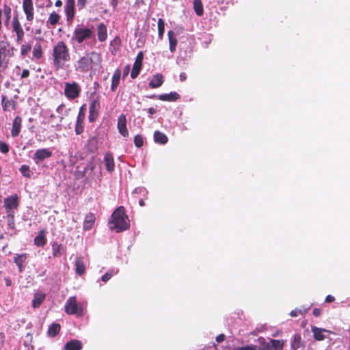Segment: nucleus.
Here are the masks:
<instances>
[{
	"label": "nucleus",
	"instance_id": "f257e3e1",
	"mask_svg": "<svg viewBox=\"0 0 350 350\" xmlns=\"http://www.w3.org/2000/svg\"><path fill=\"white\" fill-rule=\"evenodd\" d=\"M53 65L55 70L63 69L66 62L70 61L69 49L63 41H58L52 50Z\"/></svg>",
	"mask_w": 350,
	"mask_h": 350
},
{
	"label": "nucleus",
	"instance_id": "f03ea898",
	"mask_svg": "<svg viewBox=\"0 0 350 350\" xmlns=\"http://www.w3.org/2000/svg\"><path fill=\"white\" fill-rule=\"evenodd\" d=\"M109 225L111 229L116 230L117 232L126 230L129 228V220L123 206H119L113 211L109 221Z\"/></svg>",
	"mask_w": 350,
	"mask_h": 350
},
{
	"label": "nucleus",
	"instance_id": "7ed1b4c3",
	"mask_svg": "<svg viewBox=\"0 0 350 350\" xmlns=\"http://www.w3.org/2000/svg\"><path fill=\"white\" fill-rule=\"evenodd\" d=\"M94 38L93 26L90 28L83 25H78L73 31L72 40H75L78 44H82L83 42Z\"/></svg>",
	"mask_w": 350,
	"mask_h": 350
},
{
	"label": "nucleus",
	"instance_id": "20e7f679",
	"mask_svg": "<svg viewBox=\"0 0 350 350\" xmlns=\"http://www.w3.org/2000/svg\"><path fill=\"white\" fill-rule=\"evenodd\" d=\"M16 49L10 45L8 42H0V69H5L10 62V57L15 54Z\"/></svg>",
	"mask_w": 350,
	"mask_h": 350
},
{
	"label": "nucleus",
	"instance_id": "39448f33",
	"mask_svg": "<svg viewBox=\"0 0 350 350\" xmlns=\"http://www.w3.org/2000/svg\"><path fill=\"white\" fill-rule=\"evenodd\" d=\"M65 312L68 314H75L77 317H81L83 314V310L80 304L77 301L75 296L70 297L68 299L65 304Z\"/></svg>",
	"mask_w": 350,
	"mask_h": 350
},
{
	"label": "nucleus",
	"instance_id": "423d86ee",
	"mask_svg": "<svg viewBox=\"0 0 350 350\" xmlns=\"http://www.w3.org/2000/svg\"><path fill=\"white\" fill-rule=\"evenodd\" d=\"M98 53L96 52H92L82 57L77 62V69L81 72L88 71L90 68L94 59L98 57Z\"/></svg>",
	"mask_w": 350,
	"mask_h": 350
},
{
	"label": "nucleus",
	"instance_id": "0eeeda50",
	"mask_svg": "<svg viewBox=\"0 0 350 350\" xmlns=\"http://www.w3.org/2000/svg\"><path fill=\"white\" fill-rule=\"evenodd\" d=\"M80 92V86L76 82L65 83L64 94L68 99H75L79 96Z\"/></svg>",
	"mask_w": 350,
	"mask_h": 350
},
{
	"label": "nucleus",
	"instance_id": "6e6552de",
	"mask_svg": "<svg viewBox=\"0 0 350 350\" xmlns=\"http://www.w3.org/2000/svg\"><path fill=\"white\" fill-rule=\"evenodd\" d=\"M11 26L13 31L16 33V43L20 44L24 38L25 32L19 21L18 16H14L13 17L11 22Z\"/></svg>",
	"mask_w": 350,
	"mask_h": 350
},
{
	"label": "nucleus",
	"instance_id": "1a4fd4ad",
	"mask_svg": "<svg viewBox=\"0 0 350 350\" xmlns=\"http://www.w3.org/2000/svg\"><path fill=\"white\" fill-rule=\"evenodd\" d=\"M22 6L27 21L31 23L34 18V6L33 1L23 0Z\"/></svg>",
	"mask_w": 350,
	"mask_h": 350
},
{
	"label": "nucleus",
	"instance_id": "9d476101",
	"mask_svg": "<svg viewBox=\"0 0 350 350\" xmlns=\"http://www.w3.org/2000/svg\"><path fill=\"white\" fill-rule=\"evenodd\" d=\"M51 156L52 151L49 148H41L36 151L33 154V159L36 164H39L42 161L50 158Z\"/></svg>",
	"mask_w": 350,
	"mask_h": 350
},
{
	"label": "nucleus",
	"instance_id": "9b49d317",
	"mask_svg": "<svg viewBox=\"0 0 350 350\" xmlns=\"http://www.w3.org/2000/svg\"><path fill=\"white\" fill-rule=\"evenodd\" d=\"M75 0H66L65 5V14L66 16L67 21H72L75 12Z\"/></svg>",
	"mask_w": 350,
	"mask_h": 350
},
{
	"label": "nucleus",
	"instance_id": "f8f14e48",
	"mask_svg": "<svg viewBox=\"0 0 350 350\" xmlns=\"http://www.w3.org/2000/svg\"><path fill=\"white\" fill-rule=\"evenodd\" d=\"M143 57H144L143 53L139 52L137 54V56L135 59V63H134V65H133V69H132V71L131 73V77L132 79L136 78L137 77V75H139L141 68H142V66Z\"/></svg>",
	"mask_w": 350,
	"mask_h": 350
},
{
	"label": "nucleus",
	"instance_id": "ddd939ff",
	"mask_svg": "<svg viewBox=\"0 0 350 350\" xmlns=\"http://www.w3.org/2000/svg\"><path fill=\"white\" fill-rule=\"evenodd\" d=\"M118 129L123 137H126L129 136V131L126 128V118L124 114H121L118 118Z\"/></svg>",
	"mask_w": 350,
	"mask_h": 350
},
{
	"label": "nucleus",
	"instance_id": "4468645a",
	"mask_svg": "<svg viewBox=\"0 0 350 350\" xmlns=\"http://www.w3.org/2000/svg\"><path fill=\"white\" fill-rule=\"evenodd\" d=\"M22 127V118L20 116H16L13 122L12 125V131L11 135L13 137H17L21 130Z\"/></svg>",
	"mask_w": 350,
	"mask_h": 350
},
{
	"label": "nucleus",
	"instance_id": "2eb2a0df",
	"mask_svg": "<svg viewBox=\"0 0 350 350\" xmlns=\"http://www.w3.org/2000/svg\"><path fill=\"white\" fill-rule=\"evenodd\" d=\"M312 332L313 333L314 338L319 341L323 340L325 338L326 336L325 334L330 333V332L327 329L314 326L312 327Z\"/></svg>",
	"mask_w": 350,
	"mask_h": 350
},
{
	"label": "nucleus",
	"instance_id": "dca6fc26",
	"mask_svg": "<svg viewBox=\"0 0 350 350\" xmlns=\"http://www.w3.org/2000/svg\"><path fill=\"white\" fill-rule=\"evenodd\" d=\"M4 206L8 211L16 208L18 206V198L16 196H12L5 199Z\"/></svg>",
	"mask_w": 350,
	"mask_h": 350
},
{
	"label": "nucleus",
	"instance_id": "f3484780",
	"mask_svg": "<svg viewBox=\"0 0 350 350\" xmlns=\"http://www.w3.org/2000/svg\"><path fill=\"white\" fill-rule=\"evenodd\" d=\"M104 163L107 170L111 173L114 171L115 164L111 154L107 152L104 156Z\"/></svg>",
	"mask_w": 350,
	"mask_h": 350
},
{
	"label": "nucleus",
	"instance_id": "a211bd4d",
	"mask_svg": "<svg viewBox=\"0 0 350 350\" xmlns=\"http://www.w3.org/2000/svg\"><path fill=\"white\" fill-rule=\"evenodd\" d=\"M46 297V294L39 291L34 294L33 299L32 300V307L33 308H37L40 306L42 302L44 301Z\"/></svg>",
	"mask_w": 350,
	"mask_h": 350
},
{
	"label": "nucleus",
	"instance_id": "6ab92c4d",
	"mask_svg": "<svg viewBox=\"0 0 350 350\" xmlns=\"http://www.w3.org/2000/svg\"><path fill=\"white\" fill-rule=\"evenodd\" d=\"M120 77H121V70H120V69L118 68L113 72V75L112 79H111V90L112 92L116 91L117 87L118 86L120 81Z\"/></svg>",
	"mask_w": 350,
	"mask_h": 350
},
{
	"label": "nucleus",
	"instance_id": "aec40b11",
	"mask_svg": "<svg viewBox=\"0 0 350 350\" xmlns=\"http://www.w3.org/2000/svg\"><path fill=\"white\" fill-rule=\"evenodd\" d=\"M97 35L99 41L104 42L107 38V27L103 23H100L97 27Z\"/></svg>",
	"mask_w": 350,
	"mask_h": 350
},
{
	"label": "nucleus",
	"instance_id": "412c9836",
	"mask_svg": "<svg viewBox=\"0 0 350 350\" xmlns=\"http://www.w3.org/2000/svg\"><path fill=\"white\" fill-rule=\"evenodd\" d=\"M81 348L82 344L78 340H72L64 345V350H81Z\"/></svg>",
	"mask_w": 350,
	"mask_h": 350
},
{
	"label": "nucleus",
	"instance_id": "4be33fe9",
	"mask_svg": "<svg viewBox=\"0 0 350 350\" xmlns=\"http://www.w3.org/2000/svg\"><path fill=\"white\" fill-rule=\"evenodd\" d=\"M95 222V216L92 213L88 214L84 219L83 229L85 230H90Z\"/></svg>",
	"mask_w": 350,
	"mask_h": 350
},
{
	"label": "nucleus",
	"instance_id": "5701e85b",
	"mask_svg": "<svg viewBox=\"0 0 350 350\" xmlns=\"http://www.w3.org/2000/svg\"><path fill=\"white\" fill-rule=\"evenodd\" d=\"M1 105L4 111H8L10 107L14 110L16 107V102L7 99L5 96H2Z\"/></svg>",
	"mask_w": 350,
	"mask_h": 350
},
{
	"label": "nucleus",
	"instance_id": "b1692460",
	"mask_svg": "<svg viewBox=\"0 0 350 350\" xmlns=\"http://www.w3.org/2000/svg\"><path fill=\"white\" fill-rule=\"evenodd\" d=\"M180 98V95L175 92H172L170 94H163L158 96V98L164 101H175Z\"/></svg>",
	"mask_w": 350,
	"mask_h": 350
},
{
	"label": "nucleus",
	"instance_id": "393cba45",
	"mask_svg": "<svg viewBox=\"0 0 350 350\" xmlns=\"http://www.w3.org/2000/svg\"><path fill=\"white\" fill-rule=\"evenodd\" d=\"M163 83V75L161 74L155 75L149 82V86L152 88H157Z\"/></svg>",
	"mask_w": 350,
	"mask_h": 350
},
{
	"label": "nucleus",
	"instance_id": "a878e982",
	"mask_svg": "<svg viewBox=\"0 0 350 350\" xmlns=\"http://www.w3.org/2000/svg\"><path fill=\"white\" fill-rule=\"evenodd\" d=\"M75 271L78 275H82L85 271L83 259L81 256L77 257L75 260Z\"/></svg>",
	"mask_w": 350,
	"mask_h": 350
},
{
	"label": "nucleus",
	"instance_id": "bb28decb",
	"mask_svg": "<svg viewBox=\"0 0 350 350\" xmlns=\"http://www.w3.org/2000/svg\"><path fill=\"white\" fill-rule=\"evenodd\" d=\"M33 59L38 60L42 58L43 52L42 49V46L40 42H36L33 47L32 51Z\"/></svg>",
	"mask_w": 350,
	"mask_h": 350
},
{
	"label": "nucleus",
	"instance_id": "cd10ccee",
	"mask_svg": "<svg viewBox=\"0 0 350 350\" xmlns=\"http://www.w3.org/2000/svg\"><path fill=\"white\" fill-rule=\"evenodd\" d=\"M2 14L4 16V25L8 27L9 23L11 18L12 10L10 6L5 4L3 9L1 10Z\"/></svg>",
	"mask_w": 350,
	"mask_h": 350
},
{
	"label": "nucleus",
	"instance_id": "c85d7f7f",
	"mask_svg": "<svg viewBox=\"0 0 350 350\" xmlns=\"http://www.w3.org/2000/svg\"><path fill=\"white\" fill-rule=\"evenodd\" d=\"M302 347L301 338L300 334H295L291 342V350H297Z\"/></svg>",
	"mask_w": 350,
	"mask_h": 350
},
{
	"label": "nucleus",
	"instance_id": "c756f323",
	"mask_svg": "<svg viewBox=\"0 0 350 350\" xmlns=\"http://www.w3.org/2000/svg\"><path fill=\"white\" fill-rule=\"evenodd\" d=\"M154 140L156 143L165 144L167 142V137L160 131H155L154 133Z\"/></svg>",
	"mask_w": 350,
	"mask_h": 350
},
{
	"label": "nucleus",
	"instance_id": "7c9ffc66",
	"mask_svg": "<svg viewBox=\"0 0 350 350\" xmlns=\"http://www.w3.org/2000/svg\"><path fill=\"white\" fill-rule=\"evenodd\" d=\"M83 118L84 115L79 112L75 126V133L77 135H80L83 131Z\"/></svg>",
	"mask_w": 350,
	"mask_h": 350
},
{
	"label": "nucleus",
	"instance_id": "2f4dec72",
	"mask_svg": "<svg viewBox=\"0 0 350 350\" xmlns=\"http://www.w3.org/2000/svg\"><path fill=\"white\" fill-rule=\"evenodd\" d=\"M26 260L25 254L16 255L14 257V262L18 267L19 271L21 272L24 268V262Z\"/></svg>",
	"mask_w": 350,
	"mask_h": 350
},
{
	"label": "nucleus",
	"instance_id": "473e14b6",
	"mask_svg": "<svg viewBox=\"0 0 350 350\" xmlns=\"http://www.w3.org/2000/svg\"><path fill=\"white\" fill-rule=\"evenodd\" d=\"M193 5L196 14L199 16H202L204 14V8L202 1L193 0Z\"/></svg>",
	"mask_w": 350,
	"mask_h": 350
},
{
	"label": "nucleus",
	"instance_id": "72a5a7b5",
	"mask_svg": "<svg viewBox=\"0 0 350 350\" xmlns=\"http://www.w3.org/2000/svg\"><path fill=\"white\" fill-rule=\"evenodd\" d=\"M167 36L170 42V50L171 52H174L176 49V46L177 44L176 38L174 37V32L170 30L168 31Z\"/></svg>",
	"mask_w": 350,
	"mask_h": 350
},
{
	"label": "nucleus",
	"instance_id": "f704fd0d",
	"mask_svg": "<svg viewBox=\"0 0 350 350\" xmlns=\"http://www.w3.org/2000/svg\"><path fill=\"white\" fill-rule=\"evenodd\" d=\"M258 344L260 345V350H271V339L269 341H267L264 338L259 337L257 340Z\"/></svg>",
	"mask_w": 350,
	"mask_h": 350
},
{
	"label": "nucleus",
	"instance_id": "c9c22d12",
	"mask_svg": "<svg viewBox=\"0 0 350 350\" xmlns=\"http://www.w3.org/2000/svg\"><path fill=\"white\" fill-rule=\"evenodd\" d=\"M99 107H100V104H99L98 100H92L91 102V103L90 104L89 110H90V120H92V117L93 116L94 113L97 112V111L99 109Z\"/></svg>",
	"mask_w": 350,
	"mask_h": 350
},
{
	"label": "nucleus",
	"instance_id": "e433bc0d",
	"mask_svg": "<svg viewBox=\"0 0 350 350\" xmlns=\"http://www.w3.org/2000/svg\"><path fill=\"white\" fill-rule=\"evenodd\" d=\"M284 342L282 340L271 339V350H283Z\"/></svg>",
	"mask_w": 350,
	"mask_h": 350
},
{
	"label": "nucleus",
	"instance_id": "4c0bfd02",
	"mask_svg": "<svg viewBox=\"0 0 350 350\" xmlns=\"http://www.w3.org/2000/svg\"><path fill=\"white\" fill-rule=\"evenodd\" d=\"M59 18L60 16L56 12H53L50 14L47 21V23L52 27H55L58 23Z\"/></svg>",
	"mask_w": 350,
	"mask_h": 350
},
{
	"label": "nucleus",
	"instance_id": "58836bf2",
	"mask_svg": "<svg viewBox=\"0 0 350 350\" xmlns=\"http://www.w3.org/2000/svg\"><path fill=\"white\" fill-rule=\"evenodd\" d=\"M46 239L42 232L39 234L34 239V243L38 247H42L46 243Z\"/></svg>",
	"mask_w": 350,
	"mask_h": 350
},
{
	"label": "nucleus",
	"instance_id": "ea45409f",
	"mask_svg": "<svg viewBox=\"0 0 350 350\" xmlns=\"http://www.w3.org/2000/svg\"><path fill=\"white\" fill-rule=\"evenodd\" d=\"M60 331V325L59 323H53L49 326L48 334L50 336H56Z\"/></svg>",
	"mask_w": 350,
	"mask_h": 350
},
{
	"label": "nucleus",
	"instance_id": "a19ab883",
	"mask_svg": "<svg viewBox=\"0 0 350 350\" xmlns=\"http://www.w3.org/2000/svg\"><path fill=\"white\" fill-rule=\"evenodd\" d=\"M52 250L55 257L60 256L63 253V247L61 244L55 243L52 246Z\"/></svg>",
	"mask_w": 350,
	"mask_h": 350
},
{
	"label": "nucleus",
	"instance_id": "79ce46f5",
	"mask_svg": "<svg viewBox=\"0 0 350 350\" xmlns=\"http://www.w3.org/2000/svg\"><path fill=\"white\" fill-rule=\"evenodd\" d=\"M31 45L29 43L22 44L21 46V55L25 57L31 51Z\"/></svg>",
	"mask_w": 350,
	"mask_h": 350
},
{
	"label": "nucleus",
	"instance_id": "37998d69",
	"mask_svg": "<svg viewBox=\"0 0 350 350\" xmlns=\"http://www.w3.org/2000/svg\"><path fill=\"white\" fill-rule=\"evenodd\" d=\"M158 31L159 38H162L165 31V22L162 18L158 20Z\"/></svg>",
	"mask_w": 350,
	"mask_h": 350
},
{
	"label": "nucleus",
	"instance_id": "c03bdc74",
	"mask_svg": "<svg viewBox=\"0 0 350 350\" xmlns=\"http://www.w3.org/2000/svg\"><path fill=\"white\" fill-rule=\"evenodd\" d=\"M311 306H310L308 308H304V309H295L293 310H292L290 313V315L293 317H297L298 314H304L305 313H306L309 309L310 308Z\"/></svg>",
	"mask_w": 350,
	"mask_h": 350
},
{
	"label": "nucleus",
	"instance_id": "a18cd8bd",
	"mask_svg": "<svg viewBox=\"0 0 350 350\" xmlns=\"http://www.w3.org/2000/svg\"><path fill=\"white\" fill-rule=\"evenodd\" d=\"M19 170L24 176L27 177V178H29L31 176L30 169L28 165H21Z\"/></svg>",
	"mask_w": 350,
	"mask_h": 350
},
{
	"label": "nucleus",
	"instance_id": "49530a36",
	"mask_svg": "<svg viewBox=\"0 0 350 350\" xmlns=\"http://www.w3.org/2000/svg\"><path fill=\"white\" fill-rule=\"evenodd\" d=\"M134 144L136 147L140 148L143 146L144 138L141 135H137L134 137Z\"/></svg>",
	"mask_w": 350,
	"mask_h": 350
},
{
	"label": "nucleus",
	"instance_id": "de8ad7c7",
	"mask_svg": "<svg viewBox=\"0 0 350 350\" xmlns=\"http://www.w3.org/2000/svg\"><path fill=\"white\" fill-rule=\"evenodd\" d=\"M9 150L8 145L2 141H0V152L3 154H6L9 152Z\"/></svg>",
	"mask_w": 350,
	"mask_h": 350
},
{
	"label": "nucleus",
	"instance_id": "09e8293b",
	"mask_svg": "<svg viewBox=\"0 0 350 350\" xmlns=\"http://www.w3.org/2000/svg\"><path fill=\"white\" fill-rule=\"evenodd\" d=\"M116 273H117V271L113 272V271L107 272L102 276V278H101L102 281H103L104 282H107L112 277V275Z\"/></svg>",
	"mask_w": 350,
	"mask_h": 350
},
{
	"label": "nucleus",
	"instance_id": "8fccbe9b",
	"mask_svg": "<svg viewBox=\"0 0 350 350\" xmlns=\"http://www.w3.org/2000/svg\"><path fill=\"white\" fill-rule=\"evenodd\" d=\"M234 350H258L257 347L255 345H246L241 347H237Z\"/></svg>",
	"mask_w": 350,
	"mask_h": 350
},
{
	"label": "nucleus",
	"instance_id": "3c124183",
	"mask_svg": "<svg viewBox=\"0 0 350 350\" xmlns=\"http://www.w3.org/2000/svg\"><path fill=\"white\" fill-rule=\"evenodd\" d=\"M133 193H143L144 195V194L147 193L148 191H146V189L144 187H137L133 190Z\"/></svg>",
	"mask_w": 350,
	"mask_h": 350
},
{
	"label": "nucleus",
	"instance_id": "603ef678",
	"mask_svg": "<svg viewBox=\"0 0 350 350\" xmlns=\"http://www.w3.org/2000/svg\"><path fill=\"white\" fill-rule=\"evenodd\" d=\"M87 0H77V7L79 10H82L85 8Z\"/></svg>",
	"mask_w": 350,
	"mask_h": 350
},
{
	"label": "nucleus",
	"instance_id": "864d4df0",
	"mask_svg": "<svg viewBox=\"0 0 350 350\" xmlns=\"http://www.w3.org/2000/svg\"><path fill=\"white\" fill-rule=\"evenodd\" d=\"M5 341V335L0 332V350H2Z\"/></svg>",
	"mask_w": 350,
	"mask_h": 350
},
{
	"label": "nucleus",
	"instance_id": "5fc2aeb1",
	"mask_svg": "<svg viewBox=\"0 0 350 350\" xmlns=\"http://www.w3.org/2000/svg\"><path fill=\"white\" fill-rule=\"evenodd\" d=\"M29 76V71L27 69H24L21 74V78H27Z\"/></svg>",
	"mask_w": 350,
	"mask_h": 350
},
{
	"label": "nucleus",
	"instance_id": "6e6d98bb",
	"mask_svg": "<svg viewBox=\"0 0 350 350\" xmlns=\"http://www.w3.org/2000/svg\"><path fill=\"white\" fill-rule=\"evenodd\" d=\"M119 0H111L110 2V5L112 6L113 9H116L118 5Z\"/></svg>",
	"mask_w": 350,
	"mask_h": 350
},
{
	"label": "nucleus",
	"instance_id": "4d7b16f0",
	"mask_svg": "<svg viewBox=\"0 0 350 350\" xmlns=\"http://www.w3.org/2000/svg\"><path fill=\"white\" fill-rule=\"evenodd\" d=\"M325 302L327 303H331L334 301V297L332 295H327L325 298Z\"/></svg>",
	"mask_w": 350,
	"mask_h": 350
},
{
	"label": "nucleus",
	"instance_id": "13d9d810",
	"mask_svg": "<svg viewBox=\"0 0 350 350\" xmlns=\"http://www.w3.org/2000/svg\"><path fill=\"white\" fill-rule=\"evenodd\" d=\"M224 338L225 336L224 334H219V336H217L216 340L217 342H221L224 341Z\"/></svg>",
	"mask_w": 350,
	"mask_h": 350
},
{
	"label": "nucleus",
	"instance_id": "bf43d9fd",
	"mask_svg": "<svg viewBox=\"0 0 350 350\" xmlns=\"http://www.w3.org/2000/svg\"><path fill=\"white\" fill-rule=\"evenodd\" d=\"M179 79H180V81H184L186 80L187 79V75L186 73L185 72H181L179 75Z\"/></svg>",
	"mask_w": 350,
	"mask_h": 350
},
{
	"label": "nucleus",
	"instance_id": "052dcab7",
	"mask_svg": "<svg viewBox=\"0 0 350 350\" xmlns=\"http://www.w3.org/2000/svg\"><path fill=\"white\" fill-rule=\"evenodd\" d=\"M314 316L319 317L321 314V310L319 308H314L312 312Z\"/></svg>",
	"mask_w": 350,
	"mask_h": 350
},
{
	"label": "nucleus",
	"instance_id": "680f3d73",
	"mask_svg": "<svg viewBox=\"0 0 350 350\" xmlns=\"http://www.w3.org/2000/svg\"><path fill=\"white\" fill-rule=\"evenodd\" d=\"M64 108V105H60L57 107L56 111L59 113H62Z\"/></svg>",
	"mask_w": 350,
	"mask_h": 350
},
{
	"label": "nucleus",
	"instance_id": "e2e57ef3",
	"mask_svg": "<svg viewBox=\"0 0 350 350\" xmlns=\"http://www.w3.org/2000/svg\"><path fill=\"white\" fill-rule=\"evenodd\" d=\"M148 113L150 116L153 115L156 113V109L153 107H150L148 109Z\"/></svg>",
	"mask_w": 350,
	"mask_h": 350
},
{
	"label": "nucleus",
	"instance_id": "0e129e2a",
	"mask_svg": "<svg viewBox=\"0 0 350 350\" xmlns=\"http://www.w3.org/2000/svg\"><path fill=\"white\" fill-rule=\"evenodd\" d=\"M90 170L91 172H92L94 169V166L93 165L92 163H89L87 167L85 168V170Z\"/></svg>",
	"mask_w": 350,
	"mask_h": 350
},
{
	"label": "nucleus",
	"instance_id": "69168bd1",
	"mask_svg": "<svg viewBox=\"0 0 350 350\" xmlns=\"http://www.w3.org/2000/svg\"><path fill=\"white\" fill-rule=\"evenodd\" d=\"M130 70V67L129 65L126 66L124 70V77L126 76L129 73V71Z\"/></svg>",
	"mask_w": 350,
	"mask_h": 350
},
{
	"label": "nucleus",
	"instance_id": "338daca9",
	"mask_svg": "<svg viewBox=\"0 0 350 350\" xmlns=\"http://www.w3.org/2000/svg\"><path fill=\"white\" fill-rule=\"evenodd\" d=\"M55 5L56 7H61L62 5V2L61 0H57L56 1Z\"/></svg>",
	"mask_w": 350,
	"mask_h": 350
},
{
	"label": "nucleus",
	"instance_id": "774afa93",
	"mask_svg": "<svg viewBox=\"0 0 350 350\" xmlns=\"http://www.w3.org/2000/svg\"><path fill=\"white\" fill-rule=\"evenodd\" d=\"M139 204L141 206H144L145 203H144V200L141 199L139 201Z\"/></svg>",
	"mask_w": 350,
	"mask_h": 350
}]
</instances>
